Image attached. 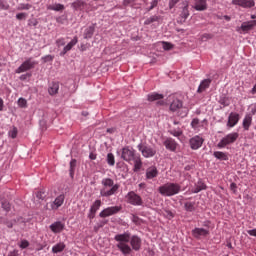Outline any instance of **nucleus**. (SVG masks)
Returning <instances> with one entry per match:
<instances>
[{
  "instance_id": "obj_43",
  "label": "nucleus",
  "mask_w": 256,
  "mask_h": 256,
  "mask_svg": "<svg viewBox=\"0 0 256 256\" xmlns=\"http://www.w3.org/2000/svg\"><path fill=\"white\" fill-rule=\"evenodd\" d=\"M53 59H55V57L51 54H48L46 56H43L41 58V61H42V63H49V62L53 61Z\"/></svg>"
},
{
  "instance_id": "obj_53",
  "label": "nucleus",
  "mask_w": 256,
  "mask_h": 256,
  "mask_svg": "<svg viewBox=\"0 0 256 256\" xmlns=\"http://www.w3.org/2000/svg\"><path fill=\"white\" fill-rule=\"evenodd\" d=\"M250 115L253 117V115H256V103L250 105Z\"/></svg>"
},
{
  "instance_id": "obj_55",
  "label": "nucleus",
  "mask_w": 256,
  "mask_h": 256,
  "mask_svg": "<svg viewBox=\"0 0 256 256\" xmlns=\"http://www.w3.org/2000/svg\"><path fill=\"white\" fill-rule=\"evenodd\" d=\"M181 0H170L169 1V9H173L177 3H179Z\"/></svg>"
},
{
  "instance_id": "obj_34",
  "label": "nucleus",
  "mask_w": 256,
  "mask_h": 256,
  "mask_svg": "<svg viewBox=\"0 0 256 256\" xmlns=\"http://www.w3.org/2000/svg\"><path fill=\"white\" fill-rule=\"evenodd\" d=\"M213 155L216 159H219L220 161H227V159H229V157L227 156V153L222 151H216L213 153Z\"/></svg>"
},
{
  "instance_id": "obj_15",
  "label": "nucleus",
  "mask_w": 256,
  "mask_h": 256,
  "mask_svg": "<svg viewBox=\"0 0 256 256\" xmlns=\"http://www.w3.org/2000/svg\"><path fill=\"white\" fill-rule=\"evenodd\" d=\"M182 10L180 12V23H185L187 19L189 18V2L184 1L182 2Z\"/></svg>"
},
{
  "instance_id": "obj_27",
  "label": "nucleus",
  "mask_w": 256,
  "mask_h": 256,
  "mask_svg": "<svg viewBox=\"0 0 256 256\" xmlns=\"http://www.w3.org/2000/svg\"><path fill=\"white\" fill-rule=\"evenodd\" d=\"M207 189V185L203 183V181L199 180L195 185L194 188L191 190L192 193H200V191H205Z\"/></svg>"
},
{
  "instance_id": "obj_57",
  "label": "nucleus",
  "mask_w": 256,
  "mask_h": 256,
  "mask_svg": "<svg viewBox=\"0 0 256 256\" xmlns=\"http://www.w3.org/2000/svg\"><path fill=\"white\" fill-rule=\"evenodd\" d=\"M29 77H31L30 73L22 74L20 76V81H25L26 79H29Z\"/></svg>"
},
{
  "instance_id": "obj_46",
  "label": "nucleus",
  "mask_w": 256,
  "mask_h": 256,
  "mask_svg": "<svg viewBox=\"0 0 256 256\" xmlns=\"http://www.w3.org/2000/svg\"><path fill=\"white\" fill-rule=\"evenodd\" d=\"M164 51H171L173 49V44L169 42H162Z\"/></svg>"
},
{
  "instance_id": "obj_33",
  "label": "nucleus",
  "mask_w": 256,
  "mask_h": 256,
  "mask_svg": "<svg viewBox=\"0 0 256 256\" xmlns=\"http://www.w3.org/2000/svg\"><path fill=\"white\" fill-rule=\"evenodd\" d=\"M49 95H57L59 93V83H52L48 88Z\"/></svg>"
},
{
  "instance_id": "obj_54",
  "label": "nucleus",
  "mask_w": 256,
  "mask_h": 256,
  "mask_svg": "<svg viewBox=\"0 0 256 256\" xmlns=\"http://www.w3.org/2000/svg\"><path fill=\"white\" fill-rule=\"evenodd\" d=\"M75 167H77V160L72 159L70 161V169L69 170H74L75 171Z\"/></svg>"
},
{
  "instance_id": "obj_49",
  "label": "nucleus",
  "mask_w": 256,
  "mask_h": 256,
  "mask_svg": "<svg viewBox=\"0 0 256 256\" xmlns=\"http://www.w3.org/2000/svg\"><path fill=\"white\" fill-rule=\"evenodd\" d=\"M36 197L37 199H41L43 201V199H45L46 195H45V191L40 190L36 193Z\"/></svg>"
},
{
  "instance_id": "obj_52",
  "label": "nucleus",
  "mask_w": 256,
  "mask_h": 256,
  "mask_svg": "<svg viewBox=\"0 0 256 256\" xmlns=\"http://www.w3.org/2000/svg\"><path fill=\"white\" fill-rule=\"evenodd\" d=\"M56 45L57 47H63V45H65V38H58L56 40Z\"/></svg>"
},
{
  "instance_id": "obj_9",
  "label": "nucleus",
  "mask_w": 256,
  "mask_h": 256,
  "mask_svg": "<svg viewBox=\"0 0 256 256\" xmlns=\"http://www.w3.org/2000/svg\"><path fill=\"white\" fill-rule=\"evenodd\" d=\"M254 27H256V20H250L243 22L240 27L236 28V31L240 33V35H245L249 33V31H253Z\"/></svg>"
},
{
  "instance_id": "obj_38",
  "label": "nucleus",
  "mask_w": 256,
  "mask_h": 256,
  "mask_svg": "<svg viewBox=\"0 0 256 256\" xmlns=\"http://www.w3.org/2000/svg\"><path fill=\"white\" fill-rule=\"evenodd\" d=\"M106 161L110 167H113L115 165V155H113V153H108Z\"/></svg>"
},
{
  "instance_id": "obj_61",
  "label": "nucleus",
  "mask_w": 256,
  "mask_h": 256,
  "mask_svg": "<svg viewBox=\"0 0 256 256\" xmlns=\"http://www.w3.org/2000/svg\"><path fill=\"white\" fill-rule=\"evenodd\" d=\"M7 256H19V254L17 253V250H14L9 252Z\"/></svg>"
},
{
  "instance_id": "obj_36",
  "label": "nucleus",
  "mask_w": 256,
  "mask_h": 256,
  "mask_svg": "<svg viewBox=\"0 0 256 256\" xmlns=\"http://www.w3.org/2000/svg\"><path fill=\"white\" fill-rule=\"evenodd\" d=\"M18 133H19V130L17 129V127L13 126V127L8 131V137H10V139H17Z\"/></svg>"
},
{
  "instance_id": "obj_60",
  "label": "nucleus",
  "mask_w": 256,
  "mask_h": 256,
  "mask_svg": "<svg viewBox=\"0 0 256 256\" xmlns=\"http://www.w3.org/2000/svg\"><path fill=\"white\" fill-rule=\"evenodd\" d=\"M89 159H91V161H95V159H97V154L91 152V153L89 154Z\"/></svg>"
},
{
  "instance_id": "obj_51",
  "label": "nucleus",
  "mask_w": 256,
  "mask_h": 256,
  "mask_svg": "<svg viewBox=\"0 0 256 256\" xmlns=\"http://www.w3.org/2000/svg\"><path fill=\"white\" fill-rule=\"evenodd\" d=\"M2 208L4 209V211H11V204H9V202H2Z\"/></svg>"
},
{
  "instance_id": "obj_10",
  "label": "nucleus",
  "mask_w": 256,
  "mask_h": 256,
  "mask_svg": "<svg viewBox=\"0 0 256 256\" xmlns=\"http://www.w3.org/2000/svg\"><path fill=\"white\" fill-rule=\"evenodd\" d=\"M119 211H121V206H110V207L103 209L99 213V217H101L102 219H105L106 217H111L112 215H117V213H119Z\"/></svg>"
},
{
  "instance_id": "obj_45",
  "label": "nucleus",
  "mask_w": 256,
  "mask_h": 256,
  "mask_svg": "<svg viewBox=\"0 0 256 256\" xmlns=\"http://www.w3.org/2000/svg\"><path fill=\"white\" fill-rule=\"evenodd\" d=\"M170 134H172L173 137H181L183 135V131L181 129L171 130Z\"/></svg>"
},
{
  "instance_id": "obj_59",
  "label": "nucleus",
  "mask_w": 256,
  "mask_h": 256,
  "mask_svg": "<svg viewBox=\"0 0 256 256\" xmlns=\"http://www.w3.org/2000/svg\"><path fill=\"white\" fill-rule=\"evenodd\" d=\"M248 235H250L251 237H256V228L252 229V230H248L247 231Z\"/></svg>"
},
{
  "instance_id": "obj_17",
  "label": "nucleus",
  "mask_w": 256,
  "mask_h": 256,
  "mask_svg": "<svg viewBox=\"0 0 256 256\" xmlns=\"http://www.w3.org/2000/svg\"><path fill=\"white\" fill-rule=\"evenodd\" d=\"M79 43V39L77 38V36H75L64 48L63 50L60 52V56L63 57L64 55H67V53H69V51H71L73 49V47H75V45Z\"/></svg>"
},
{
  "instance_id": "obj_5",
  "label": "nucleus",
  "mask_w": 256,
  "mask_h": 256,
  "mask_svg": "<svg viewBox=\"0 0 256 256\" xmlns=\"http://www.w3.org/2000/svg\"><path fill=\"white\" fill-rule=\"evenodd\" d=\"M237 139H239V133H229L218 142L217 147L218 149H225L228 145H233Z\"/></svg>"
},
{
  "instance_id": "obj_4",
  "label": "nucleus",
  "mask_w": 256,
  "mask_h": 256,
  "mask_svg": "<svg viewBox=\"0 0 256 256\" xmlns=\"http://www.w3.org/2000/svg\"><path fill=\"white\" fill-rule=\"evenodd\" d=\"M158 192L162 197H173L181 193V186L178 183L167 182L166 184L159 186Z\"/></svg>"
},
{
  "instance_id": "obj_13",
  "label": "nucleus",
  "mask_w": 256,
  "mask_h": 256,
  "mask_svg": "<svg viewBox=\"0 0 256 256\" xmlns=\"http://www.w3.org/2000/svg\"><path fill=\"white\" fill-rule=\"evenodd\" d=\"M232 5H238L243 9H251L255 5V0H232Z\"/></svg>"
},
{
  "instance_id": "obj_28",
  "label": "nucleus",
  "mask_w": 256,
  "mask_h": 256,
  "mask_svg": "<svg viewBox=\"0 0 256 256\" xmlns=\"http://www.w3.org/2000/svg\"><path fill=\"white\" fill-rule=\"evenodd\" d=\"M67 246L65 245L64 242H58L52 247V253L57 254V253H63L65 251V248Z\"/></svg>"
},
{
  "instance_id": "obj_35",
  "label": "nucleus",
  "mask_w": 256,
  "mask_h": 256,
  "mask_svg": "<svg viewBox=\"0 0 256 256\" xmlns=\"http://www.w3.org/2000/svg\"><path fill=\"white\" fill-rule=\"evenodd\" d=\"M17 11H29V9H33V5L29 3H20L16 7Z\"/></svg>"
},
{
  "instance_id": "obj_64",
  "label": "nucleus",
  "mask_w": 256,
  "mask_h": 256,
  "mask_svg": "<svg viewBox=\"0 0 256 256\" xmlns=\"http://www.w3.org/2000/svg\"><path fill=\"white\" fill-rule=\"evenodd\" d=\"M3 107H4L3 98H0V111H3Z\"/></svg>"
},
{
  "instance_id": "obj_21",
  "label": "nucleus",
  "mask_w": 256,
  "mask_h": 256,
  "mask_svg": "<svg viewBox=\"0 0 256 256\" xmlns=\"http://www.w3.org/2000/svg\"><path fill=\"white\" fill-rule=\"evenodd\" d=\"M159 175V170L156 166H150L146 169V179H155Z\"/></svg>"
},
{
  "instance_id": "obj_12",
  "label": "nucleus",
  "mask_w": 256,
  "mask_h": 256,
  "mask_svg": "<svg viewBox=\"0 0 256 256\" xmlns=\"http://www.w3.org/2000/svg\"><path fill=\"white\" fill-rule=\"evenodd\" d=\"M103 205V202L99 199L95 200L92 205L90 206L89 212H88V219L93 220L95 219V215H97V211L101 209V206Z\"/></svg>"
},
{
  "instance_id": "obj_62",
  "label": "nucleus",
  "mask_w": 256,
  "mask_h": 256,
  "mask_svg": "<svg viewBox=\"0 0 256 256\" xmlns=\"http://www.w3.org/2000/svg\"><path fill=\"white\" fill-rule=\"evenodd\" d=\"M212 37L211 34H203L202 39H212Z\"/></svg>"
},
{
  "instance_id": "obj_44",
  "label": "nucleus",
  "mask_w": 256,
  "mask_h": 256,
  "mask_svg": "<svg viewBox=\"0 0 256 256\" xmlns=\"http://www.w3.org/2000/svg\"><path fill=\"white\" fill-rule=\"evenodd\" d=\"M220 105H223V107H229V99L227 97H221L219 100Z\"/></svg>"
},
{
  "instance_id": "obj_47",
  "label": "nucleus",
  "mask_w": 256,
  "mask_h": 256,
  "mask_svg": "<svg viewBox=\"0 0 256 256\" xmlns=\"http://www.w3.org/2000/svg\"><path fill=\"white\" fill-rule=\"evenodd\" d=\"M16 19H18V21H23V19H27V13L21 12L16 14Z\"/></svg>"
},
{
  "instance_id": "obj_2",
  "label": "nucleus",
  "mask_w": 256,
  "mask_h": 256,
  "mask_svg": "<svg viewBox=\"0 0 256 256\" xmlns=\"http://www.w3.org/2000/svg\"><path fill=\"white\" fill-rule=\"evenodd\" d=\"M101 185L100 197H113V195L119 193V188L121 187V185L115 183V180L111 178H103Z\"/></svg>"
},
{
  "instance_id": "obj_11",
  "label": "nucleus",
  "mask_w": 256,
  "mask_h": 256,
  "mask_svg": "<svg viewBox=\"0 0 256 256\" xmlns=\"http://www.w3.org/2000/svg\"><path fill=\"white\" fill-rule=\"evenodd\" d=\"M204 142L205 139H203L201 135L193 136L189 140L190 149H192L193 151H197V149H201V147H203Z\"/></svg>"
},
{
  "instance_id": "obj_56",
  "label": "nucleus",
  "mask_w": 256,
  "mask_h": 256,
  "mask_svg": "<svg viewBox=\"0 0 256 256\" xmlns=\"http://www.w3.org/2000/svg\"><path fill=\"white\" fill-rule=\"evenodd\" d=\"M137 0H124L123 1V5H125V7L129 6V5H133V3H135Z\"/></svg>"
},
{
  "instance_id": "obj_63",
  "label": "nucleus",
  "mask_w": 256,
  "mask_h": 256,
  "mask_svg": "<svg viewBox=\"0 0 256 256\" xmlns=\"http://www.w3.org/2000/svg\"><path fill=\"white\" fill-rule=\"evenodd\" d=\"M250 93L252 95H256V83L254 84L253 88L251 89Z\"/></svg>"
},
{
  "instance_id": "obj_42",
  "label": "nucleus",
  "mask_w": 256,
  "mask_h": 256,
  "mask_svg": "<svg viewBox=\"0 0 256 256\" xmlns=\"http://www.w3.org/2000/svg\"><path fill=\"white\" fill-rule=\"evenodd\" d=\"M29 242H28V240L27 239H22L21 241H20V243L18 244V247L20 248V249H27V247H29Z\"/></svg>"
},
{
  "instance_id": "obj_29",
  "label": "nucleus",
  "mask_w": 256,
  "mask_h": 256,
  "mask_svg": "<svg viewBox=\"0 0 256 256\" xmlns=\"http://www.w3.org/2000/svg\"><path fill=\"white\" fill-rule=\"evenodd\" d=\"M48 11H65V5L61 3H55L53 5L49 4L46 6Z\"/></svg>"
},
{
  "instance_id": "obj_31",
  "label": "nucleus",
  "mask_w": 256,
  "mask_h": 256,
  "mask_svg": "<svg viewBox=\"0 0 256 256\" xmlns=\"http://www.w3.org/2000/svg\"><path fill=\"white\" fill-rule=\"evenodd\" d=\"M94 33H95V24L85 29L84 39H91Z\"/></svg>"
},
{
  "instance_id": "obj_50",
  "label": "nucleus",
  "mask_w": 256,
  "mask_h": 256,
  "mask_svg": "<svg viewBox=\"0 0 256 256\" xmlns=\"http://www.w3.org/2000/svg\"><path fill=\"white\" fill-rule=\"evenodd\" d=\"M0 9L7 11L9 9V4H7L5 1L0 0Z\"/></svg>"
},
{
  "instance_id": "obj_26",
  "label": "nucleus",
  "mask_w": 256,
  "mask_h": 256,
  "mask_svg": "<svg viewBox=\"0 0 256 256\" xmlns=\"http://www.w3.org/2000/svg\"><path fill=\"white\" fill-rule=\"evenodd\" d=\"M183 107V102L178 98H174L170 104V111H179Z\"/></svg>"
},
{
  "instance_id": "obj_58",
  "label": "nucleus",
  "mask_w": 256,
  "mask_h": 256,
  "mask_svg": "<svg viewBox=\"0 0 256 256\" xmlns=\"http://www.w3.org/2000/svg\"><path fill=\"white\" fill-rule=\"evenodd\" d=\"M230 189L233 191V193H237V184L236 183H231L230 184Z\"/></svg>"
},
{
  "instance_id": "obj_18",
  "label": "nucleus",
  "mask_w": 256,
  "mask_h": 256,
  "mask_svg": "<svg viewBox=\"0 0 256 256\" xmlns=\"http://www.w3.org/2000/svg\"><path fill=\"white\" fill-rule=\"evenodd\" d=\"M179 144H177V142L175 141V139L173 138H167L165 141H164V146L165 148L168 150V151H172V152H175L177 151V146Z\"/></svg>"
},
{
  "instance_id": "obj_23",
  "label": "nucleus",
  "mask_w": 256,
  "mask_h": 256,
  "mask_svg": "<svg viewBox=\"0 0 256 256\" xmlns=\"http://www.w3.org/2000/svg\"><path fill=\"white\" fill-rule=\"evenodd\" d=\"M65 203V194H60L58 197L55 198V200L52 203V209L57 210L61 205Z\"/></svg>"
},
{
  "instance_id": "obj_41",
  "label": "nucleus",
  "mask_w": 256,
  "mask_h": 256,
  "mask_svg": "<svg viewBox=\"0 0 256 256\" xmlns=\"http://www.w3.org/2000/svg\"><path fill=\"white\" fill-rule=\"evenodd\" d=\"M155 21H159L158 16H151L150 18L144 21V25H151V23H155Z\"/></svg>"
},
{
  "instance_id": "obj_19",
  "label": "nucleus",
  "mask_w": 256,
  "mask_h": 256,
  "mask_svg": "<svg viewBox=\"0 0 256 256\" xmlns=\"http://www.w3.org/2000/svg\"><path fill=\"white\" fill-rule=\"evenodd\" d=\"M192 235L196 239H201V237H207V235H209V230L205 228H195L192 230Z\"/></svg>"
},
{
  "instance_id": "obj_7",
  "label": "nucleus",
  "mask_w": 256,
  "mask_h": 256,
  "mask_svg": "<svg viewBox=\"0 0 256 256\" xmlns=\"http://www.w3.org/2000/svg\"><path fill=\"white\" fill-rule=\"evenodd\" d=\"M125 199L127 203L134 205V207H140L143 205V199H141V196L133 191L128 192Z\"/></svg>"
},
{
  "instance_id": "obj_8",
  "label": "nucleus",
  "mask_w": 256,
  "mask_h": 256,
  "mask_svg": "<svg viewBox=\"0 0 256 256\" xmlns=\"http://www.w3.org/2000/svg\"><path fill=\"white\" fill-rule=\"evenodd\" d=\"M137 149H138V151H140V153H142V155L145 157V159L155 157V155L157 154V150H155V148H153L151 146H147L143 143L138 144Z\"/></svg>"
},
{
  "instance_id": "obj_25",
  "label": "nucleus",
  "mask_w": 256,
  "mask_h": 256,
  "mask_svg": "<svg viewBox=\"0 0 256 256\" xmlns=\"http://www.w3.org/2000/svg\"><path fill=\"white\" fill-rule=\"evenodd\" d=\"M194 9L196 11H206L207 0H195Z\"/></svg>"
},
{
  "instance_id": "obj_14",
  "label": "nucleus",
  "mask_w": 256,
  "mask_h": 256,
  "mask_svg": "<svg viewBox=\"0 0 256 256\" xmlns=\"http://www.w3.org/2000/svg\"><path fill=\"white\" fill-rule=\"evenodd\" d=\"M241 119V116L237 112H231L228 116V122L227 127L232 129V127H235L237 123H239V120Z\"/></svg>"
},
{
  "instance_id": "obj_40",
  "label": "nucleus",
  "mask_w": 256,
  "mask_h": 256,
  "mask_svg": "<svg viewBox=\"0 0 256 256\" xmlns=\"http://www.w3.org/2000/svg\"><path fill=\"white\" fill-rule=\"evenodd\" d=\"M18 107H20L21 109H27V99L19 98L18 99Z\"/></svg>"
},
{
  "instance_id": "obj_30",
  "label": "nucleus",
  "mask_w": 256,
  "mask_h": 256,
  "mask_svg": "<svg viewBox=\"0 0 256 256\" xmlns=\"http://www.w3.org/2000/svg\"><path fill=\"white\" fill-rule=\"evenodd\" d=\"M190 125L194 131H200L201 127H203V122L199 118H194Z\"/></svg>"
},
{
  "instance_id": "obj_39",
  "label": "nucleus",
  "mask_w": 256,
  "mask_h": 256,
  "mask_svg": "<svg viewBox=\"0 0 256 256\" xmlns=\"http://www.w3.org/2000/svg\"><path fill=\"white\" fill-rule=\"evenodd\" d=\"M184 207L186 211L193 213V211H195V202H186Z\"/></svg>"
},
{
  "instance_id": "obj_22",
  "label": "nucleus",
  "mask_w": 256,
  "mask_h": 256,
  "mask_svg": "<svg viewBox=\"0 0 256 256\" xmlns=\"http://www.w3.org/2000/svg\"><path fill=\"white\" fill-rule=\"evenodd\" d=\"M50 229L53 233H61L65 229V224L61 221H56L50 225Z\"/></svg>"
},
{
  "instance_id": "obj_1",
  "label": "nucleus",
  "mask_w": 256,
  "mask_h": 256,
  "mask_svg": "<svg viewBox=\"0 0 256 256\" xmlns=\"http://www.w3.org/2000/svg\"><path fill=\"white\" fill-rule=\"evenodd\" d=\"M121 159H123V161H126V163L133 162L134 171H141V167H143L141 155H139L137 151L131 146H126L122 148Z\"/></svg>"
},
{
  "instance_id": "obj_32",
  "label": "nucleus",
  "mask_w": 256,
  "mask_h": 256,
  "mask_svg": "<svg viewBox=\"0 0 256 256\" xmlns=\"http://www.w3.org/2000/svg\"><path fill=\"white\" fill-rule=\"evenodd\" d=\"M163 97V94H159L157 92H153L147 95L148 101H161Z\"/></svg>"
},
{
  "instance_id": "obj_20",
  "label": "nucleus",
  "mask_w": 256,
  "mask_h": 256,
  "mask_svg": "<svg viewBox=\"0 0 256 256\" xmlns=\"http://www.w3.org/2000/svg\"><path fill=\"white\" fill-rule=\"evenodd\" d=\"M209 87H211V79H204L200 82L197 93H205Z\"/></svg>"
},
{
  "instance_id": "obj_37",
  "label": "nucleus",
  "mask_w": 256,
  "mask_h": 256,
  "mask_svg": "<svg viewBox=\"0 0 256 256\" xmlns=\"http://www.w3.org/2000/svg\"><path fill=\"white\" fill-rule=\"evenodd\" d=\"M83 5H85V2H83L82 0H76L71 4V7L72 9H74V11H78V9H81Z\"/></svg>"
},
{
  "instance_id": "obj_48",
  "label": "nucleus",
  "mask_w": 256,
  "mask_h": 256,
  "mask_svg": "<svg viewBox=\"0 0 256 256\" xmlns=\"http://www.w3.org/2000/svg\"><path fill=\"white\" fill-rule=\"evenodd\" d=\"M157 5H159V0H152L150 3V7L148 8V11H153V9L157 7Z\"/></svg>"
},
{
  "instance_id": "obj_24",
  "label": "nucleus",
  "mask_w": 256,
  "mask_h": 256,
  "mask_svg": "<svg viewBox=\"0 0 256 256\" xmlns=\"http://www.w3.org/2000/svg\"><path fill=\"white\" fill-rule=\"evenodd\" d=\"M252 123H253V116H251V114H246L242 121V126L244 131H249V128L251 127Z\"/></svg>"
},
{
  "instance_id": "obj_6",
  "label": "nucleus",
  "mask_w": 256,
  "mask_h": 256,
  "mask_svg": "<svg viewBox=\"0 0 256 256\" xmlns=\"http://www.w3.org/2000/svg\"><path fill=\"white\" fill-rule=\"evenodd\" d=\"M39 65V62L33 60L32 57L27 58L16 70L15 73H25V71H30V69H35V66Z\"/></svg>"
},
{
  "instance_id": "obj_3",
  "label": "nucleus",
  "mask_w": 256,
  "mask_h": 256,
  "mask_svg": "<svg viewBox=\"0 0 256 256\" xmlns=\"http://www.w3.org/2000/svg\"><path fill=\"white\" fill-rule=\"evenodd\" d=\"M131 239V233L126 231L122 234H116L114 236V241H117L116 247L122 253V255H131V246H129V241Z\"/></svg>"
},
{
  "instance_id": "obj_16",
  "label": "nucleus",
  "mask_w": 256,
  "mask_h": 256,
  "mask_svg": "<svg viewBox=\"0 0 256 256\" xmlns=\"http://www.w3.org/2000/svg\"><path fill=\"white\" fill-rule=\"evenodd\" d=\"M130 245H131V252L132 251H139L141 249V238H139V236L134 235L132 237H130Z\"/></svg>"
}]
</instances>
